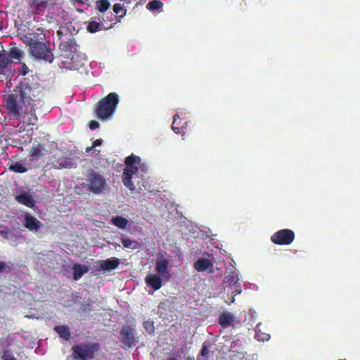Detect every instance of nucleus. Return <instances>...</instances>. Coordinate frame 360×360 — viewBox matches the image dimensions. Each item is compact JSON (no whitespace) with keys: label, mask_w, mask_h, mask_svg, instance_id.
I'll use <instances>...</instances> for the list:
<instances>
[{"label":"nucleus","mask_w":360,"mask_h":360,"mask_svg":"<svg viewBox=\"0 0 360 360\" xmlns=\"http://www.w3.org/2000/svg\"><path fill=\"white\" fill-rule=\"evenodd\" d=\"M104 25L101 22H96L95 20H91L89 22L87 25V31L90 33H95L98 31H101L103 30Z\"/></svg>","instance_id":"obj_24"},{"label":"nucleus","mask_w":360,"mask_h":360,"mask_svg":"<svg viewBox=\"0 0 360 360\" xmlns=\"http://www.w3.org/2000/svg\"><path fill=\"white\" fill-rule=\"evenodd\" d=\"M26 44L30 47V53L32 57L38 60L51 63L54 59L53 53L50 47L49 41L44 39L39 40L35 34H29L25 36Z\"/></svg>","instance_id":"obj_1"},{"label":"nucleus","mask_w":360,"mask_h":360,"mask_svg":"<svg viewBox=\"0 0 360 360\" xmlns=\"http://www.w3.org/2000/svg\"><path fill=\"white\" fill-rule=\"evenodd\" d=\"M99 126H100L99 123L97 121H96V120H91L89 122V127L91 130H94L96 129H98L99 127Z\"/></svg>","instance_id":"obj_35"},{"label":"nucleus","mask_w":360,"mask_h":360,"mask_svg":"<svg viewBox=\"0 0 360 360\" xmlns=\"http://www.w3.org/2000/svg\"><path fill=\"white\" fill-rule=\"evenodd\" d=\"M24 226L32 231H37L41 226V222L30 214H25L24 217Z\"/></svg>","instance_id":"obj_13"},{"label":"nucleus","mask_w":360,"mask_h":360,"mask_svg":"<svg viewBox=\"0 0 360 360\" xmlns=\"http://www.w3.org/2000/svg\"><path fill=\"white\" fill-rule=\"evenodd\" d=\"M186 360H195V357L193 356H189L187 357Z\"/></svg>","instance_id":"obj_42"},{"label":"nucleus","mask_w":360,"mask_h":360,"mask_svg":"<svg viewBox=\"0 0 360 360\" xmlns=\"http://www.w3.org/2000/svg\"><path fill=\"white\" fill-rule=\"evenodd\" d=\"M72 269L73 278L75 281L79 280L85 273H87L89 271V269L86 265L79 264H75Z\"/></svg>","instance_id":"obj_20"},{"label":"nucleus","mask_w":360,"mask_h":360,"mask_svg":"<svg viewBox=\"0 0 360 360\" xmlns=\"http://www.w3.org/2000/svg\"><path fill=\"white\" fill-rule=\"evenodd\" d=\"M15 200L19 203L25 205L30 208H33L35 205V201L32 196L29 193L24 192L15 196Z\"/></svg>","instance_id":"obj_15"},{"label":"nucleus","mask_w":360,"mask_h":360,"mask_svg":"<svg viewBox=\"0 0 360 360\" xmlns=\"http://www.w3.org/2000/svg\"><path fill=\"white\" fill-rule=\"evenodd\" d=\"M119 103V96L115 92H111L101 98L95 105L94 112L98 119L108 120L115 113Z\"/></svg>","instance_id":"obj_2"},{"label":"nucleus","mask_w":360,"mask_h":360,"mask_svg":"<svg viewBox=\"0 0 360 360\" xmlns=\"http://www.w3.org/2000/svg\"><path fill=\"white\" fill-rule=\"evenodd\" d=\"M155 271L158 275L168 281L170 278L169 261L165 258L158 257L155 264Z\"/></svg>","instance_id":"obj_9"},{"label":"nucleus","mask_w":360,"mask_h":360,"mask_svg":"<svg viewBox=\"0 0 360 360\" xmlns=\"http://www.w3.org/2000/svg\"><path fill=\"white\" fill-rule=\"evenodd\" d=\"M181 120H180L179 115H174L173 117V122L172 124V129L174 131V133L178 134H184V122L183 124H181Z\"/></svg>","instance_id":"obj_19"},{"label":"nucleus","mask_w":360,"mask_h":360,"mask_svg":"<svg viewBox=\"0 0 360 360\" xmlns=\"http://www.w3.org/2000/svg\"><path fill=\"white\" fill-rule=\"evenodd\" d=\"M194 268L198 272H213V263L207 258H200L194 262Z\"/></svg>","instance_id":"obj_12"},{"label":"nucleus","mask_w":360,"mask_h":360,"mask_svg":"<svg viewBox=\"0 0 360 360\" xmlns=\"http://www.w3.org/2000/svg\"><path fill=\"white\" fill-rule=\"evenodd\" d=\"M295 237L292 230L284 229L275 232L271 236V241L276 245H288L293 242Z\"/></svg>","instance_id":"obj_8"},{"label":"nucleus","mask_w":360,"mask_h":360,"mask_svg":"<svg viewBox=\"0 0 360 360\" xmlns=\"http://www.w3.org/2000/svg\"><path fill=\"white\" fill-rule=\"evenodd\" d=\"M25 68H23V70H26L25 69H27V67H25Z\"/></svg>","instance_id":"obj_46"},{"label":"nucleus","mask_w":360,"mask_h":360,"mask_svg":"<svg viewBox=\"0 0 360 360\" xmlns=\"http://www.w3.org/2000/svg\"><path fill=\"white\" fill-rule=\"evenodd\" d=\"M25 68H23V70H26L25 69H27V67H25Z\"/></svg>","instance_id":"obj_45"},{"label":"nucleus","mask_w":360,"mask_h":360,"mask_svg":"<svg viewBox=\"0 0 360 360\" xmlns=\"http://www.w3.org/2000/svg\"><path fill=\"white\" fill-rule=\"evenodd\" d=\"M77 46L75 39L70 37L67 41H61L59 44V49L69 58L72 53L77 51Z\"/></svg>","instance_id":"obj_11"},{"label":"nucleus","mask_w":360,"mask_h":360,"mask_svg":"<svg viewBox=\"0 0 360 360\" xmlns=\"http://www.w3.org/2000/svg\"><path fill=\"white\" fill-rule=\"evenodd\" d=\"M6 269V264L4 262H0V273L3 272Z\"/></svg>","instance_id":"obj_39"},{"label":"nucleus","mask_w":360,"mask_h":360,"mask_svg":"<svg viewBox=\"0 0 360 360\" xmlns=\"http://www.w3.org/2000/svg\"><path fill=\"white\" fill-rule=\"evenodd\" d=\"M112 10L115 13L119 14L121 11H123V7L122 4L117 3L113 5Z\"/></svg>","instance_id":"obj_34"},{"label":"nucleus","mask_w":360,"mask_h":360,"mask_svg":"<svg viewBox=\"0 0 360 360\" xmlns=\"http://www.w3.org/2000/svg\"><path fill=\"white\" fill-rule=\"evenodd\" d=\"M163 4L160 0H152L147 4L146 8L150 11H155L161 8Z\"/></svg>","instance_id":"obj_29"},{"label":"nucleus","mask_w":360,"mask_h":360,"mask_svg":"<svg viewBox=\"0 0 360 360\" xmlns=\"http://www.w3.org/2000/svg\"><path fill=\"white\" fill-rule=\"evenodd\" d=\"M233 315L231 312H224L219 317V323L225 328L233 324Z\"/></svg>","instance_id":"obj_16"},{"label":"nucleus","mask_w":360,"mask_h":360,"mask_svg":"<svg viewBox=\"0 0 360 360\" xmlns=\"http://www.w3.org/2000/svg\"><path fill=\"white\" fill-rule=\"evenodd\" d=\"M111 223L114 226H115L120 229H124L127 227V226L129 223V221L123 217L116 216L111 219Z\"/></svg>","instance_id":"obj_22"},{"label":"nucleus","mask_w":360,"mask_h":360,"mask_svg":"<svg viewBox=\"0 0 360 360\" xmlns=\"http://www.w3.org/2000/svg\"><path fill=\"white\" fill-rule=\"evenodd\" d=\"M143 328L148 334H153L155 333L154 322L151 319L145 321L143 323Z\"/></svg>","instance_id":"obj_30"},{"label":"nucleus","mask_w":360,"mask_h":360,"mask_svg":"<svg viewBox=\"0 0 360 360\" xmlns=\"http://www.w3.org/2000/svg\"><path fill=\"white\" fill-rule=\"evenodd\" d=\"M8 170L15 173H25L27 171V167L19 161H10L8 164Z\"/></svg>","instance_id":"obj_17"},{"label":"nucleus","mask_w":360,"mask_h":360,"mask_svg":"<svg viewBox=\"0 0 360 360\" xmlns=\"http://www.w3.org/2000/svg\"><path fill=\"white\" fill-rule=\"evenodd\" d=\"M82 185L89 193L95 195L104 193L108 188L105 176L93 169L87 170L86 182Z\"/></svg>","instance_id":"obj_3"},{"label":"nucleus","mask_w":360,"mask_h":360,"mask_svg":"<svg viewBox=\"0 0 360 360\" xmlns=\"http://www.w3.org/2000/svg\"><path fill=\"white\" fill-rule=\"evenodd\" d=\"M42 146L40 144H37L33 146L30 150V156L34 160H38L41 156H42L41 153Z\"/></svg>","instance_id":"obj_28"},{"label":"nucleus","mask_w":360,"mask_h":360,"mask_svg":"<svg viewBox=\"0 0 360 360\" xmlns=\"http://www.w3.org/2000/svg\"><path fill=\"white\" fill-rule=\"evenodd\" d=\"M11 60L6 53H0V68H5Z\"/></svg>","instance_id":"obj_32"},{"label":"nucleus","mask_w":360,"mask_h":360,"mask_svg":"<svg viewBox=\"0 0 360 360\" xmlns=\"http://www.w3.org/2000/svg\"><path fill=\"white\" fill-rule=\"evenodd\" d=\"M57 35L58 36L59 39H61L63 37V32L62 30H58L57 31Z\"/></svg>","instance_id":"obj_40"},{"label":"nucleus","mask_w":360,"mask_h":360,"mask_svg":"<svg viewBox=\"0 0 360 360\" xmlns=\"http://www.w3.org/2000/svg\"><path fill=\"white\" fill-rule=\"evenodd\" d=\"M7 108L15 115H20V108L16 99L13 95L8 97L6 101Z\"/></svg>","instance_id":"obj_21"},{"label":"nucleus","mask_w":360,"mask_h":360,"mask_svg":"<svg viewBox=\"0 0 360 360\" xmlns=\"http://www.w3.org/2000/svg\"><path fill=\"white\" fill-rule=\"evenodd\" d=\"M100 349L98 342H84L72 347V357L77 360L92 359L94 354Z\"/></svg>","instance_id":"obj_5"},{"label":"nucleus","mask_w":360,"mask_h":360,"mask_svg":"<svg viewBox=\"0 0 360 360\" xmlns=\"http://www.w3.org/2000/svg\"><path fill=\"white\" fill-rule=\"evenodd\" d=\"M54 330L59 335L60 338L70 340L71 338V332L70 328L64 325L56 326L54 327Z\"/></svg>","instance_id":"obj_18"},{"label":"nucleus","mask_w":360,"mask_h":360,"mask_svg":"<svg viewBox=\"0 0 360 360\" xmlns=\"http://www.w3.org/2000/svg\"><path fill=\"white\" fill-rule=\"evenodd\" d=\"M70 162L69 160H63L61 161H58L56 164L53 163V167L56 169H61L68 167Z\"/></svg>","instance_id":"obj_33"},{"label":"nucleus","mask_w":360,"mask_h":360,"mask_svg":"<svg viewBox=\"0 0 360 360\" xmlns=\"http://www.w3.org/2000/svg\"><path fill=\"white\" fill-rule=\"evenodd\" d=\"M20 101L24 105L30 106L29 112L33 114L38 105H40L43 96L42 92L38 88H32L27 85L20 86Z\"/></svg>","instance_id":"obj_4"},{"label":"nucleus","mask_w":360,"mask_h":360,"mask_svg":"<svg viewBox=\"0 0 360 360\" xmlns=\"http://www.w3.org/2000/svg\"><path fill=\"white\" fill-rule=\"evenodd\" d=\"M48 1L46 0H34L32 4V8L37 11H43L46 8Z\"/></svg>","instance_id":"obj_25"},{"label":"nucleus","mask_w":360,"mask_h":360,"mask_svg":"<svg viewBox=\"0 0 360 360\" xmlns=\"http://www.w3.org/2000/svg\"><path fill=\"white\" fill-rule=\"evenodd\" d=\"M94 148V147H93V145H92L91 147H88V148H86V151L88 153V152H89L90 150H93V148Z\"/></svg>","instance_id":"obj_41"},{"label":"nucleus","mask_w":360,"mask_h":360,"mask_svg":"<svg viewBox=\"0 0 360 360\" xmlns=\"http://www.w3.org/2000/svg\"><path fill=\"white\" fill-rule=\"evenodd\" d=\"M209 353H210V350L208 349V347L205 344V342H204L202 344V347L200 350V355L198 356V358H197L198 360H207V359H205V357H206Z\"/></svg>","instance_id":"obj_31"},{"label":"nucleus","mask_w":360,"mask_h":360,"mask_svg":"<svg viewBox=\"0 0 360 360\" xmlns=\"http://www.w3.org/2000/svg\"><path fill=\"white\" fill-rule=\"evenodd\" d=\"M102 142H103V140L99 139H96L94 142H93V147H96V146H99L102 144Z\"/></svg>","instance_id":"obj_38"},{"label":"nucleus","mask_w":360,"mask_h":360,"mask_svg":"<svg viewBox=\"0 0 360 360\" xmlns=\"http://www.w3.org/2000/svg\"><path fill=\"white\" fill-rule=\"evenodd\" d=\"M121 242L124 248L135 250L139 248L140 244L136 240H132L129 238L122 237Z\"/></svg>","instance_id":"obj_23"},{"label":"nucleus","mask_w":360,"mask_h":360,"mask_svg":"<svg viewBox=\"0 0 360 360\" xmlns=\"http://www.w3.org/2000/svg\"><path fill=\"white\" fill-rule=\"evenodd\" d=\"M120 340L127 348L134 347L138 342L136 329L133 326L125 324L120 332Z\"/></svg>","instance_id":"obj_7"},{"label":"nucleus","mask_w":360,"mask_h":360,"mask_svg":"<svg viewBox=\"0 0 360 360\" xmlns=\"http://www.w3.org/2000/svg\"><path fill=\"white\" fill-rule=\"evenodd\" d=\"M27 73V70H24V71L22 72V74H23L24 75H26Z\"/></svg>","instance_id":"obj_43"},{"label":"nucleus","mask_w":360,"mask_h":360,"mask_svg":"<svg viewBox=\"0 0 360 360\" xmlns=\"http://www.w3.org/2000/svg\"><path fill=\"white\" fill-rule=\"evenodd\" d=\"M141 158L134 155H129L125 158L124 163L126 167L122 173V182L124 185L131 191H135L136 188L131 181L133 175L138 172V167L136 164L139 165Z\"/></svg>","instance_id":"obj_6"},{"label":"nucleus","mask_w":360,"mask_h":360,"mask_svg":"<svg viewBox=\"0 0 360 360\" xmlns=\"http://www.w3.org/2000/svg\"><path fill=\"white\" fill-rule=\"evenodd\" d=\"M7 56H8L9 59L13 58L20 61L23 56V53L18 47H13L11 49L9 53Z\"/></svg>","instance_id":"obj_27"},{"label":"nucleus","mask_w":360,"mask_h":360,"mask_svg":"<svg viewBox=\"0 0 360 360\" xmlns=\"http://www.w3.org/2000/svg\"><path fill=\"white\" fill-rule=\"evenodd\" d=\"M163 278L158 274H148L145 278L146 283L152 287L155 290H158L162 287V280Z\"/></svg>","instance_id":"obj_14"},{"label":"nucleus","mask_w":360,"mask_h":360,"mask_svg":"<svg viewBox=\"0 0 360 360\" xmlns=\"http://www.w3.org/2000/svg\"><path fill=\"white\" fill-rule=\"evenodd\" d=\"M97 263L98 264V271H110L119 266L120 260L117 257H110L107 259L98 260Z\"/></svg>","instance_id":"obj_10"},{"label":"nucleus","mask_w":360,"mask_h":360,"mask_svg":"<svg viewBox=\"0 0 360 360\" xmlns=\"http://www.w3.org/2000/svg\"><path fill=\"white\" fill-rule=\"evenodd\" d=\"M8 235L9 231L4 230V231H0V236L3 237L4 238L8 239Z\"/></svg>","instance_id":"obj_37"},{"label":"nucleus","mask_w":360,"mask_h":360,"mask_svg":"<svg viewBox=\"0 0 360 360\" xmlns=\"http://www.w3.org/2000/svg\"><path fill=\"white\" fill-rule=\"evenodd\" d=\"M2 359L3 360H16L14 356L12 354H10L8 352H5L4 353Z\"/></svg>","instance_id":"obj_36"},{"label":"nucleus","mask_w":360,"mask_h":360,"mask_svg":"<svg viewBox=\"0 0 360 360\" xmlns=\"http://www.w3.org/2000/svg\"><path fill=\"white\" fill-rule=\"evenodd\" d=\"M124 15H125V12L124 13V14H122L120 17H123Z\"/></svg>","instance_id":"obj_44"},{"label":"nucleus","mask_w":360,"mask_h":360,"mask_svg":"<svg viewBox=\"0 0 360 360\" xmlns=\"http://www.w3.org/2000/svg\"><path fill=\"white\" fill-rule=\"evenodd\" d=\"M110 6V3L108 0H98L96 2V8L100 13H105Z\"/></svg>","instance_id":"obj_26"}]
</instances>
